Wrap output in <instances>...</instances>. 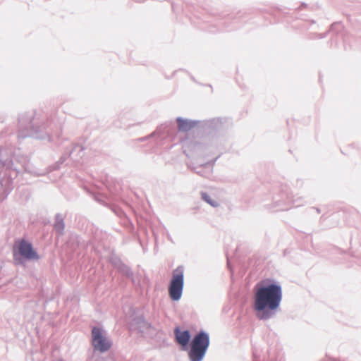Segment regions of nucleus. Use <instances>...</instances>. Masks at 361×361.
<instances>
[{"label": "nucleus", "mask_w": 361, "mask_h": 361, "mask_svg": "<svg viewBox=\"0 0 361 361\" xmlns=\"http://www.w3.org/2000/svg\"><path fill=\"white\" fill-rule=\"evenodd\" d=\"M184 267L178 266L172 272L168 290L170 299L176 302L180 300L184 288Z\"/></svg>", "instance_id": "nucleus-6"}, {"label": "nucleus", "mask_w": 361, "mask_h": 361, "mask_svg": "<svg viewBox=\"0 0 361 361\" xmlns=\"http://www.w3.org/2000/svg\"><path fill=\"white\" fill-rule=\"evenodd\" d=\"M217 159L218 157H216L210 161L201 164L198 168H195V172L202 177H207L212 173L213 165Z\"/></svg>", "instance_id": "nucleus-13"}, {"label": "nucleus", "mask_w": 361, "mask_h": 361, "mask_svg": "<svg viewBox=\"0 0 361 361\" xmlns=\"http://www.w3.org/2000/svg\"><path fill=\"white\" fill-rule=\"evenodd\" d=\"M54 228L59 235H63L64 233V216L60 213H57L55 215Z\"/></svg>", "instance_id": "nucleus-14"}, {"label": "nucleus", "mask_w": 361, "mask_h": 361, "mask_svg": "<svg viewBox=\"0 0 361 361\" xmlns=\"http://www.w3.org/2000/svg\"><path fill=\"white\" fill-rule=\"evenodd\" d=\"M50 124L44 122V119L36 116L33 112H24L19 115L18 138L25 139L33 137L39 140H50L52 134Z\"/></svg>", "instance_id": "nucleus-2"}, {"label": "nucleus", "mask_w": 361, "mask_h": 361, "mask_svg": "<svg viewBox=\"0 0 361 361\" xmlns=\"http://www.w3.org/2000/svg\"><path fill=\"white\" fill-rule=\"evenodd\" d=\"M85 148L79 144H75L71 150L62 155L59 161L60 164H63L67 159V157H70L73 161L78 162L82 158Z\"/></svg>", "instance_id": "nucleus-10"}, {"label": "nucleus", "mask_w": 361, "mask_h": 361, "mask_svg": "<svg viewBox=\"0 0 361 361\" xmlns=\"http://www.w3.org/2000/svg\"><path fill=\"white\" fill-rule=\"evenodd\" d=\"M329 361H339V360H334V359H330Z\"/></svg>", "instance_id": "nucleus-23"}, {"label": "nucleus", "mask_w": 361, "mask_h": 361, "mask_svg": "<svg viewBox=\"0 0 361 361\" xmlns=\"http://www.w3.org/2000/svg\"><path fill=\"white\" fill-rule=\"evenodd\" d=\"M117 270L121 274L130 279L132 282L135 283L134 273L129 266L124 263L121 267H119Z\"/></svg>", "instance_id": "nucleus-15"}, {"label": "nucleus", "mask_w": 361, "mask_h": 361, "mask_svg": "<svg viewBox=\"0 0 361 361\" xmlns=\"http://www.w3.org/2000/svg\"><path fill=\"white\" fill-rule=\"evenodd\" d=\"M336 27H341L340 23H334L331 25V30H334Z\"/></svg>", "instance_id": "nucleus-20"}, {"label": "nucleus", "mask_w": 361, "mask_h": 361, "mask_svg": "<svg viewBox=\"0 0 361 361\" xmlns=\"http://www.w3.org/2000/svg\"><path fill=\"white\" fill-rule=\"evenodd\" d=\"M227 264H228V267L230 266V264H229V261H228V260Z\"/></svg>", "instance_id": "nucleus-25"}, {"label": "nucleus", "mask_w": 361, "mask_h": 361, "mask_svg": "<svg viewBox=\"0 0 361 361\" xmlns=\"http://www.w3.org/2000/svg\"><path fill=\"white\" fill-rule=\"evenodd\" d=\"M9 190H4V189H1L0 190V202H3L4 200L7 198V197L9 195L11 192H9Z\"/></svg>", "instance_id": "nucleus-19"}, {"label": "nucleus", "mask_w": 361, "mask_h": 361, "mask_svg": "<svg viewBox=\"0 0 361 361\" xmlns=\"http://www.w3.org/2000/svg\"><path fill=\"white\" fill-rule=\"evenodd\" d=\"M312 208L317 211V214H319L321 212V210L319 208H317V207H312Z\"/></svg>", "instance_id": "nucleus-22"}, {"label": "nucleus", "mask_w": 361, "mask_h": 361, "mask_svg": "<svg viewBox=\"0 0 361 361\" xmlns=\"http://www.w3.org/2000/svg\"><path fill=\"white\" fill-rule=\"evenodd\" d=\"M111 263L116 269H118L119 267H121V265L124 264V262L117 257H111Z\"/></svg>", "instance_id": "nucleus-18"}, {"label": "nucleus", "mask_w": 361, "mask_h": 361, "mask_svg": "<svg viewBox=\"0 0 361 361\" xmlns=\"http://www.w3.org/2000/svg\"><path fill=\"white\" fill-rule=\"evenodd\" d=\"M288 202H291L294 207H298L303 204L302 198L300 197H295L292 194H286Z\"/></svg>", "instance_id": "nucleus-16"}, {"label": "nucleus", "mask_w": 361, "mask_h": 361, "mask_svg": "<svg viewBox=\"0 0 361 361\" xmlns=\"http://www.w3.org/2000/svg\"><path fill=\"white\" fill-rule=\"evenodd\" d=\"M175 340L177 343L181 346L183 350H190L189 345H191L192 335L188 329L181 330L178 326L174 329Z\"/></svg>", "instance_id": "nucleus-9"}, {"label": "nucleus", "mask_w": 361, "mask_h": 361, "mask_svg": "<svg viewBox=\"0 0 361 361\" xmlns=\"http://www.w3.org/2000/svg\"><path fill=\"white\" fill-rule=\"evenodd\" d=\"M119 212H120L121 214H123V211H119Z\"/></svg>", "instance_id": "nucleus-24"}, {"label": "nucleus", "mask_w": 361, "mask_h": 361, "mask_svg": "<svg viewBox=\"0 0 361 361\" xmlns=\"http://www.w3.org/2000/svg\"><path fill=\"white\" fill-rule=\"evenodd\" d=\"M223 128V122L219 118L209 120L200 121L198 129L205 134H214L215 135Z\"/></svg>", "instance_id": "nucleus-8"}, {"label": "nucleus", "mask_w": 361, "mask_h": 361, "mask_svg": "<svg viewBox=\"0 0 361 361\" xmlns=\"http://www.w3.org/2000/svg\"><path fill=\"white\" fill-rule=\"evenodd\" d=\"M133 325L135 326L140 331L144 332L149 329H154L152 324L145 320L142 315L136 316L133 319Z\"/></svg>", "instance_id": "nucleus-12"}, {"label": "nucleus", "mask_w": 361, "mask_h": 361, "mask_svg": "<svg viewBox=\"0 0 361 361\" xmlns=\"http://www.w3.org/2000/svg\"><path fill=\"white\" fill-rule=\"evenodd\" d=\"M91 344L95 351L104 353L111 349L113 343L103 327L95 326L91 330Z\"/></svg>", "instance_id": "nucleus-7"}, {"label": "nucleus", "mask_w": 361, "mask_h": 361, "mask_svg": "<svg viewBox=\"0 0 361 361\" xmlns=\"http://www.w3.org/2000/svg\"><path fill=\"white\" fill-rule=\"evenodd\" d=\"M26 159L23 157L12 156L11 158H5L3 150H0V185L4 190L13 189V180L23 170H26Z\"/></svg>", "instance_id": "nucleus-3"}, {"label": "nucleus", "mask_w": 361, "mask_h": 361, "mask_svg": "<svg viewBox=\"0 0 361 361\" xmlns=\"http://www.w3.org/2000/svg\"><path fill=\"white\" fill-rule=\"evenodd\" d=\"M327 35V32H324V33H321V34H319V37L320 39H322V38H325Z\"/></svg>", "instance_id": "nucleus-21"}, {"label": "nucleus", "mask_w": 361, "mask_h": 361, "mask_svg": "<svg viewBox=\"0 0 361 361\" xmlns=\"http://www.w3.org/2000/svg\"><path fill=\"white\" fill-rule=\"evenodd\" d=\"M283 289L274 279L265 278L253 287L252 307L257 319L269 320L281 311Z\"/></svg>", "instance_id": "nucleus-1"}, {"label": "nucleus", "mask_w": 361, "mask_h": 361, "mask_svg": "<svg viewBox=\"0 0 361 361\" xmlns=\"http://www.w3.org/2000/svg\"><path fill=\"white\" fill-rule=\"evenodd\" d=\"M60 361H62V360H60Z\"/></svg>", "instance_id": "nucleus-26"}, {"label": "nucleus", "mask_w": 361, "mask_h": 361, "mask_svg": "<svg viewBox=\"0 0 361 361\" xmlns=\"http://www.w3.org/2000/svg\"><path fill=\"white\" fill-rule=\"evenodd\" d=\"M178 130L180 132L187 133L195 127L198 128L200 120H191L183 117H177L176 119Z\"/></svg>", "instance_id": "nucleus-11"}, {"label": "nucleus", "mask_w": 361, "mask_h": 361, "mask_svg": "<svg viewBox=\"0 0 361 361\" xmlns=\"http://www.w3.org/2000/svg\"><path fill=\"white\" fill-rule=\"evenodd\" d=\"M201 198L202 200L206 202L207 204L211 205L213 207H217L219 206V204L217 201L213 200L210 195L206 192H201Z\"/></svg>", "instance_id": "nucleus-17"}, {"label": "nucleus", "mask_w": 361, "mask_h": 361, "mask_svg": "<svg viewBox=\"0 0 361 361\" xmlns=\"http://www.w3.org/2000/svg\"><path fill=\"white\" fill-rule=\"evenodd\" d=\"M13 257L16 265L24 266L26 262L38 260L39 255L30 242L22 239L18 245H14Z\"/></svg>", "instance_id": "nucleus-5"}, {"label": "nucleus", "mask_w": 361, "mask_h": 361, "mask_svg": "<svg viewBox=\"0 0 361 361\" xmlns=\"http://www.w3.org/2000/svg\"><path fill=\"white\" fill-rule=\"evenodd\" d=\"M210 344L209 334L204 330L197 331L192 338L188 357L190 361H202Z\"/></svg>", "instance_id": "nucleus-4"}]
</instances>
